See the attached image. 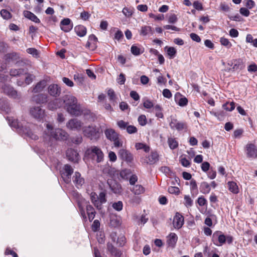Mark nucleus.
<instances>
[{
    "label": "nucleus",
    "instance_id": "obj_12",
    "mask_svg": "<svg viewBox=\"0 0 257 257\" xmlns=\"http://www.w3.org/2000/svg\"><path fill=\"white\" fill-rule=\"evenodd\" d=\"M117 125L120 130H126V132L128 134H134L138 132V129L135 126L130 125L128 122H126L122 120L118 121Z\"/></svg>",
    "mask_w": 257,
    "mask_h": 257
},
{
    "label": "nucleus",
    "instance_id": "obj_13",
    "mask_svg": "<svg viewBox=\"0 0 257 257\" xmlns=\"http://www.w3.org/2000/svg\"><path fill=\"white\" fill-rule=\"evenodd\" d=\"M20 58L19 54L16 52H12L6 54L4 59L7 62L16 61V64L19 66H23L25 63L23 61H18Z\"/></svg>",
    "mask_w": 257,
    "mask_h": 257
},
{
    "label": "nucleus",
    "instance_id": "obj_4",
    "mask_svg": "<svg viewBox=\"0 0 257 257\" xmlns=\"http://www.w3.org/2000/svg\"><path fill=\"white\" fill-rule=\"evenodd\" d=\"M85 155L97 163L102 162L104 160V154L101 149L97 146H91L85 151Z\"/></svg>",
    "mask_w": 257,
    "mask_h": 257
},
{
    "label": "nucleus",
    "instance_id": "obj_34",
    "mask_svg": "<svg viewBox=\"0 0 257 257\" xmlns=\"http://www.w3.org/2000/svg\"><path fill=\"white\" fill-rule=\"evenodd\" d=\"M148 162L150 165L156 163L159 161V155L156 152H152L148 156Z\"/></svg>",
    "mask_w": 257,
    "mask_h": 257
},
{
    "label": "nucleus",
    "instance_id": "obj_53",
    "mask_svg": "<svg viewBox=\"0 0 257 257\" xmlns=\"http://www.w3.org/2000/svg\"><path fill=\"white\" fill-rule=\"evenodd\" d=\"M112 206L114 209L117 211H120L122 209L123 203L121 201H118L112 204Z\"/></svg>",
    "mask_w": 257,
    "mask_h": 257
},
{
    "label": "nucleus",
    "instance_id": "obj_45",
    "mask_svg": "<svg viewBox=\"0 0 257 257\" xmlns=\"http://www.w3.org/2000/svg\"><path fill=\"white\" fill-rule=\"evenodd\" d=\"M97 42V37L94 35L92 34L90 35L88 38V40L86 44V46L88 47H90L92 44H93L95 46Z\"/></svg>",
    "mask_w": 257,
    "mask_h": 257
},
{
    "label": "nucleus",
    "instance_id": "obj_24",
    "mask_svg": "<svg viewBox=\"0 0 257 257\" xmlns=\"http://www.w3.org/2000/svg\"><path fill=\"white\" fill-rule=\"evenodd\" d=\"M247 155L248 157L255 158L257 157V150L255 146L252 144L246 146Z\"/></svg>",
    "mask_w": 257,
    "mask_h": 257
},
{
    "label": "nucleus",
    "instance_id": "obj_50",
    "mask_svg": "<svg viewBox=\"0 0 257 257\" xmlns=\"http://www.w3.org/2000/svg\"><path fill=\"white\" fill-rule=\"evenodd\" d=\"M180 162L181 165L185 167H188L191 164L190 160L183 156H181L180 157Z\"/></svg>",
    "mask_w": 257,
    "mask_h": 257
},
{
    "label": "nucleus",
    "instance_id": "obj_5",
    "mask_svg": "<svg viewBox=\"0 0 257 257\" xmlns=\"http://www.w3.org/2000/svg\"><path fill=\"white\" fill-rule=\"evenodd\" d=\"M246 59L245 58L233 59L227 63L230 67L228 70L230 72H240L245 68Z\"/></svg>",
    "mask_w": 257,
    "mask_h": 257
},
{
    "label": "nucleus",
    "instance_id": "obj_38",
    "mask_svg": "<svg viewBox=\"0 0 257 257\" xmlns=\"http://www.w3.org/2000/svg\"><path fill=\"white\" fill-rule=\"evenodd\" d=\"M228 189L234 194H237L239 192V189L236 183L234 182H228L227 183Z\"/></svg>",
    "mask_w": 257,
    "mask_h": 257
},
{
    "label": "nucleus",
    "instance_id": "obj_56",
    "mask_svg": "<svg viewBox=\"0 0 257 257\" xmlns=\"http://www.w3.org/2000/svg\"><path fill=\"white\" fill-rule=\"evenodd\" d=\"M220 42L222 45H223L228 48H230L232 46L231 43L225 38L221 37L220 39Z\"/></svg>",
    "mask_w": 257,
    "mask_h": 257
},
{
    "label": "nucleus",
    "instance_id": "obj_33",
    "mask_svg": "<svg viewBox=\"0 0 257 257\" xmlns=\"http://www.w3.org/2000/svg\"><path fill=\"white\" fill-rule=\"evenodd\" d=\"M74 31L77 36L82 37L86 34V28L82 25H78L74 28Z\"/></svg>",
    "mask_w": 257,
    "mask_h": 257
},
{
    "label": "nucleus",
    "instance_id": "obj_49",
    "mask_svg": "<svg viewBox=\"0 0 257 257\" xmlns=\"http://www.w3.org/2000/svg\"><path fill=\"white\" fill-rule=\"evenodd\" d=\"M132 175V172L130 169H124L120 173V177L124 179H128Z\"/></svg>",
    "mask_w": 257,
    "mask_h": 257
},
{
    "label": "nucleus",
    "instance_id": "obj_61",
    "mask_svg": "<svg viewBox=\"0 0 257 257\" xmlns=\"http://www.w3.org/2000/svg\"><path fill=\"white\" fill-rule=\"evenodd\" d=\"M178 20L177 17L176 15L174 14H171L169 16L168 18V22L170 24H174Z\"/></svg>",
    "mask_w": 257,
    "mask_h": 257
},
{
    "label": "nucleus",
    "instance_id": "obj_48",
    "mask_svg": "<svg viewBox=\"0 0 257 257\" xmlns=\"http://www.w3.org/2000/svg\"><path fill=\"white\" fill-rule=\"evenodd\" d=\"M74 79L78 85H81L83 84L84 77L81 74L77 73L74 75Z\"/></svg>",
    "mask_w": 257,
    "mask_h": 257
},
{
    "label": "nucleus",
    "instance_id": "obj_46",
    "mask_svg": "<svg viewBox=\"0 0 257 257\" xmlns=\"http://www.w3.org/2000/svg\"><path fill=\"white\" fill-rule=\"evenodd\" d=\"M154 110L155 111L156 116L158 118H162L164 115L162 112V108L160 105L157 104L154 107Z\"/></svg>",
    "mask_w": 257,
    "mask_h": 257
},
{
    "label": "nucleus",
    "instance_id": "obj_63",
    "mask_svg": "<svg viewBox=\"0 0 257 257\" xmlns=\"http://www.w3.org/2000/svg\"><path fill=\"white\" fill-rule=\"evenodd\" d=\"M197 203L200 206L207 205V200L203 196L199 197L197 199Z\"/></svg>",
    "mask_w": 257,
    "mask_h": 257
},
{
    "label": "nucleus",
    "instance_id": "obj_2",
    "mask_svg": "<svg viewBox=\"0 0 257 257\" xmlns=\"http://www.w3.org/2000/svg\"><path fill=\"white\" fill-rule=\"evenodd\" d=\"M64 108L71 115L79 116L82 113L80 104L78 103L77 98L71 95H65L63 97Z\"/></svg>",
    "mask_w": 257,
    "mask_h": 257
},
{
    "label": "nucleus",
    "instance_id": "obj_9",
    "mask_svg": "<svg viewBox=\"0 0 257 257\" xmlns=\"http://www.w3.org/2000/svg\"><path fill=\"white\" fill-rule=\"evenodd\" d=\"M226 236L221 231H216L212 235V241L216 246H221L226 242Z\"/></svg>",
    "mask_w": 257,
    "mask_h": 257
},
{
    "label": "nucleus",
    "instance_id": "obj_51",
    "mask_svg": "<svg viewBox=\"0 0 257 257\" xmlns=\"http://www.w3.org/2000/svg\"><path fill=\"white\" fill-rule=\"evenodd\" d=\"M131 51L132 53L135 56H138L143 53L141 49L135 45L132 46Z\"/></svg>",
    "mask_w": 257,
    "mask_h": 257
},
{
    "label": "nucleus",
    "instance_id": "obj_15",
    "mask_svg": "<svg viewBox=\"0 0 257 257\" xmlns=\"http://www.w3.org/2000/svg\"><path fill=\"white\" fill-rule=\"evenodd\" d=\"M30 114L36 119L41 120L45 116V111L39 106H34L31 108Z\"/></svg>",
    "mask_w": 257,
    "mask_h": 257
},
{
    "label": "nucleus",
    "instance_id": "obj_62",
    "mask_svg": "<svg viewBox=\"0 0 257 257\" xmlns=\"http://www.w3.org/2000/svg\"><path fill=\"white\" fill-rule=\"evenodd\" d=\"M245 6L248 9L253 8L255 4V2L252 0H245Z\"/></svg>",
    "mask_w": 257,
    "mask_h": 257
},
{
    "label": "nucleus",
    "instance_id": "obj_58",
    "mask_svg": "<svg viewBox=\"0 0 257 257\" xmlns=\"http://www.w3.org/2000/svg\"><path fill=\"white\" fill-rule=\"evenodd\" d=\"M168 191L170 194L179 195L180 193V189L178 187L170 186L168 187Z\"/></svg>",
    "mask_w": 257,
    "mask_h": 257
},
{
    "label": "nucleus",
    "instance_id": "obj_44",
    "mask_svg": "<svg viewBox=\"0 0 257 257\" xmlns=\"http://www.w3.org/2000/svg\"><path fill=\"white\" fill-rule=\"evenodd\" d=\"M135 147L137 150H144L146 153L149 152L150 150V148L149 146L142 143H136Z\"/></svg>",
    "mask_w": 257,
    "mask_h": 257
},
{
    "label": "nucleus",
    "instance_id": "obj_39",
    "mask_svg": "<svg viewBox=\"0 0 257 257\" xmlns=\"http://www.w3.org/2000/svg\"><path fill=\"white\" fill-rule=\"evenodd\" d=\"M191 192L193 196H196L198 193V187L195 180H192L190 182Z\"/></svg>",
    "mask_w": 257,
    "mask_h": 257
},
{
    "label": "nucleus",
    "instance_id": "obj_31",
    "mask_svg": "<svg viewBox=\"0 0 257 257\" xmlns=\"http://www.w3.org/2000/svg\"><path fill=\"white\" fill-rule=\"evenodd\" d=\"M24 16L27 19L34 22L36 23H40V20L33 13L28 11H25L23 13Z\"/></svg>",
    "mask_w": 257,
    "mask_h": 257
},
{
    "label": "nucleus",
    "instance_id": "obj_11",
    "mask_svg": "<svg viewBox=\"0 0 257 257\" xmlns=\"http://www.w3.org/2000/svg\"><path fill=\"white\" fill-rule=\"evenodd\" d=\"M4 93L14 99H20L21 95L9 85L4 84L1 87Z\"/></svg>",
    "mask_w": 257,
    "mask_h": 257
},
{
    "label": "nucleus",
    "instance_id": "obj_43",
    "mask_svg": "<svg viewBox=\"0 0 257 257\" xmlns=\"http://www.w3.org/2000/svg\"><path fill=\"white\" fill-rule=\"evenodd\" d=\"M222 107L226 111H231L235 108V103L233 101L226 102L222 105Z\"/></svg>",
    "mask_w": 257,
    "mask_h": 257
},
{
    "label": "nucleus",
    "instance_id": "obj_42",
    "mask_svg": "<svg viewBox=\"0 0 257 257\" xmlns=\"http://www.w3.org/2000/svg\"><path fill=\"white\" fill-rule=\"evenodd\" d=\"M107 95L109 96V100L113 103V105H115V104L117 103V98L113 89H109L107 91Z\"/></svg>",
    "mask_w": 257,
    "mask_h": 257
},
{
    "label": "nucleus",
    "instance_id": "obj_32",
    "mask_svg": "<svg viewBox=\"0 0 257 257\" xmlns=\"http://www.w3.org/2000/svg\"><path fill=\"white\" fill-rule=\"evenodd\" d=\"M111 191L115 194H119L122 191L121 186L116 182H113L109 184Z\"/></svg>",
    "mask_w": 257,
    "mask_h": 257
},
{
    "label": "nucleus",
    "instance_id": "obj_29",
    "mask_svg": "<svg viewBox=\"0 0 257 257\" xmlns=\"http://www.w3.org/2000/svg\"><path fill=\"white\" fill-rule=\"evenodd\" d=\"M178 240V236L175 233H171L167 237V244L172 248H174Z\"/></svg>",
    "mask_w": 257,
    "mask_h": 257
},
{
    "label": "nucleus",
    "instance_id": "obj_16",
    "mask_svg": "<svg viewBox=\"0 0 257 257\" xmlns=\"http://www.w3.org/2000/svg\"><path fill=\"white\" fill-rule=\"evenodd\" d=\"M83 123L77 118L71 119L67 123V127L71 130H80Z\"/></svg>",
    "mask_w": 257,
    "mask_h": 257
},
{
    "label": "nucleus",
    "instance_id": "obj_22",
    "mask_svg": "<svg viewBox=\"0 0 257 257\" xmlns=\"http://www.w3.org/2000/svg\"><path fill=\"white\" fill-rule=\"evenodd\" d=\"M107 249L111 255L114 257H120L122 255L121 250L115 247L111 243H107Z\"/></svg>",
    "mask_w": 257,
    "mask_h": 257
},
{
    "label": "nucleus",
    "instance_id": "obj_3",
    "mask_svg": "<svg viewBox=\"0 0 257 257\" xmlns=\"http://www.w3.org/2000/svg\"><path fill=\"white\" fill-rule=\"evenodd\" d=\"M46 130L44 133L46 136L50 139L53 138L56 140H66L68 138L69 135L64 130L57 128L54 129L52 124L46 123Z\"/></svg>",
    "mask_w": 257,
    "mask_h": 257
},
{
    "label": "nucleus",
    "instance_id": "obj_47",
    "mask_svg": "<svg viewBox=\"0 0 257 257\" xmlns=\"http://www.w3.org/2000/svg\"><path fill=\"white\" fill-rule=\"evenodd\" d=\"M184 204L186 207L188 208L192 206L193 201L189 195H184Z\"/></svg>",
    "mask_w": 257,
    "mask_h": 257
},
{
    "label": "nucleus",
    "instance_id": "obj_30",
    "mask_svg": "<svg viewBox=\"0 0 257 257\" xmlns=\"http://www.w3.org/2000/svg\"><path fill=\"white\" fill-rule=\"evenodd\" d=\"M175 99L176 102L181 106H184L188 103V99L185 97L181 95L179 93L175 95Z\"/></svg>",
    "mask_w": 257,
    "mask_h": 257
},
{
    "label": "nucleus",
    "instance_id": "obj_35",
    "mask_svg": "<svg viewBox=\"0 0 257 257\" xmlns=\"http://www.w3.org/2000/svg\"><path fill=\"white\" fill-rule=\"evenodd\" d=\"M46 85V82L45 80L40 81L33 88L32 92L37 93L42 91Z\"/></svg>",
    "mask_w": 257,
    "mask_h": 257
},
{
    "label": "nucleus",
    "instance_id": "obj_1",
    "mask_svg": "<svg viewBox=\"0 0 257 257\" xmlns=\"http://www.w3.org/2000/svg\"><path fill=\"white\" fill-rule=\"evenodd\" d=\"M7 120L11 127L16 129L19 134L27 136L32 140L38 139V136L34 134L31 130L32 124L28 122H20L17 119L10 117H8Z\"/></svg>",
    "mask_w": 257,
    "mask_h": 257
},
{
    "label": "nucleus",
    "instance_id": "obj_26",
    "mask_svg": "<svg viewBox=\"0 0 257 257\" xmlns=\"http://www.w3.org/2000/svg\"><path fill=\"white\" fill-rule=\"evenodd\" d=\"M104 134L106 138L111 142L114 141V139H116V137L119 136L115 130L112 128L106 129L104 131Z\"/></svg>",
    "mask_w": 257,
    "mask_h": 257
},
{
    "label": "nucleus",
    "instance_id": "obj_10",
    "mask_svg": "<svg viewBox=\"0 0 257 257\" xmlns=\"http://www.w3.org/2000/svg\"><path fill=\"white\" fill-rule=\"evenodd\" d=\"M169 125L171 129L177 130L178 132L186 131L187 129V125L185 121H180L175 118H171Z\"/></svg>",
    "mask_w": 257,
    "mask_h": 257
},
{
    "label": "nucleus",
    "instance_id": "obj_25",
    "mask_svg": "<svg viewBox=\"0 0 257 257\" xmlns=\"http://www.w3.org/2000/svg\"><path fill=\"white\" fill-rule=\"evenodd\" d=\"M47 98L46 94H38L33 96L32 100L38 104H42L47 101Z\"/></svg>",
    "mask_w": 257,
    "mask_h": 257
},
{
    "label": "nucleus",
    "instance_id": "obj_57",
    "mask_svg": "<svg viewBox=\"0 0 257 257\" xmlns=\"http://www.w3.org/2000/svg\"><path fill=\"white\" fill-rule=\"evenodd\" d=\"M1 16L6 20L10 19L12 17L11 14L7 10L3 9L1 11Z\"/></svg>",
    "mask_w": 257,
    "mask_h": 257
},
{
    "label": "nucleus",
    "instance_id": "obj_64",
    "mask_svg": "<svg viewBox=\"0 0 257 257\" xmlns=\"http://www.w3.org/2000/svg\"><path fill=\"white\" fill-rule=\"evenodd\" d=\"M219 8L220 11L225 12L229 11L230 10L229 6L225 3H221L220 4Z\"/></svg>",
    "mask_w": 257,
    "mask_h": 257
},
{
    "label": "nucleus",
    "instance_id": "obj_17",
    "mask_svg": "<svg viewBox=\"0 0 257 257\" xmlns=\"http://www.w3.org/2000/svg\"><path fill=\"white\" fill-rule=\"evenodd\" d=\"M184 217L180 213L177 212L174 217L173 225L175 228L179 229L184 224Z\"/></svg>",
    "mask_w": 257,
    "mask_h": 257
},
{
    "label": "nucleus",
    "instance_id": "obj_36",
    "mask_svg": "<svg viewBox=\"0 0 257 257\" xmlns=\"http://www.w3.org/2000/svg\"><path fill=\"white\" fill-rule=\"evenodd\" d=\"M131 190L135 195H140L145 192V188L141 185L138 184L134 185Z\"/></svg>",
    "mask_w": 257,
    "mask_h": 257
},
{
    "label": "nucleus",
    "instance_id": "obj_59",
    "mask_svg": "<svg viewBox=\"0 0 257 257\" xmlns=\"http://www.w3.org/2000/svg\"><path fill=\"white\" fill-rule=\"evenodd\" d=\"M139 123L142 125L144 126L147 124V120L145 115L142 114L140 115L138 119Z\"/></svg>",
    "mask_w": 257,
    "mask_h": 257
},
{
    "label": "nucleus",
    "instance_id": "obj_7",
    "mask_svg": "<svg viewBox=\"0 0 257 257\" xmlns=\"http://www.w3.org/2000/svg\"><path fill=\"white\" fill-rule=\"evenodd\" d=\"M90 197L92 203L98 210L101 209L102 204L106 202V194L104 192H100L99 196L95 192H91Z\"/></svg>",
    "mask_w": 257,
    "mask_h": 257
},
{
    "label": "nucleus",
    "instance_id": "obj_6",
    "mask_svg": "<svg viewBox=\"0 0 257 257\" xmlns=\"http://www.w3.org/2000/svg\"><path fill=\"white\" fill-rule=\"evenodd\" d=\"M83 132L85 136L94 141H97L100 138L101 134L100 128L95 126L89 125L85 127Z\"/></svg>",
    "mask_w": 257,
    "mask_h": 257
},
{
    "label": "nucleus",
    "instance_id": "obj_54",
    "mask_svg": "<svg viewBox=\"0 0 257 257\" xmlns=\"http://www.w3.org/2000/svg\"><path fill=\"white\" fill-rule=\"evenodd\" d=\"M26 51L28 53L32 55L33 57L35 58L39 57V53L38 50L34 48H29L26 50Z\"/></svg>",
    "mask_w": 257,
    "mask_h": 257
},
{
    "label": "nucleus",
    "instance_id": "obj_52",
    "mask_svg": "<svg viewBox=\"0 0 257 257\" xmlns=\"http://www.w3.org/2000/svg\"><path fill=\"white\" fill-rule=\"evenodd\" d=\"M210 113L216 117L219 120H222L225 116L224 112L223 111H211Z\"/></svg>",
    "mask_w": 257,
    "mask_h": 257
},
{
    "label": "nucleus",
    "instance_id": "obj_37",
    "mask_svg": "<svg viewBox=\"0 0 257 257\" xmlns=\"http://www.w3.org/2000/svg\"><path fill=\"white\" fill-rule=\"evenodd\" d=\"M211 190L209 184L206 182H203L201 183L200 186V192L203 194H208L210 192Z\"/></svg>",
    "mask_w": 257,
    "mask_h": 257
},
{
    "label": "nucleus",
    "instance_id": "obj_18",
    "mask_svg": "<svg viewBox=\"0 0 257 257\" xmlns=\"http://www.w3.org/2000/svg\"><path fill=\"white\" fill-rule=\"evenodd\" d=\"M48 91L51 96L57 97L60 95L61 89L58 85L52 84L49 86Z\"/></svg>",
    "mask_w": 257,
    "mask_h": 257
},
{
    "label": "nucleus",
    "instance_id": "obj_21",
    "mask_svg": "<svg viewBox=\"0 0 257 257\" xmlns=\"http://www.w3.org/2000/svg\"><path fill=\"white\" fill-rule=\"evenodd\" d=\"M61 29L65 32H68L73 28V24L71 23V20L69 18H65L60 22Z\"/></svg>",
    "mask_w": 257,
    "mask_h": 257
},
{
    "label": "nucleus",
    "instance_id": "obj_8",
    "mask_svg": "<svg viewBox=\"0 0 257 257\" xmlns=\"http://www.w3.org/2000/svg\"><path fill=\"white\" fill-rule=\"evenodd\" d=\"M61 175L64 181L68 184L71 182V177L73 173V169L68 164H66L60 171Z\"/></svg>",
    "mask_w": 257,
    "mask_h": 257
},
{
    "label": "nucleus",
    "instance_id": "obj_27",
    "mask_svg": "<svg viewBox=\"0 0 257 257\" xmlns=\"http://www.w3.org/2000/svg\"><path fill=\"white\" fill-rule=\"evenodd\" d=\"M27 73V69H11L10 71V75L12 77H19Z\"/></svg>",
    "mask_w": 257,
    "mask_h": 257
},
{
    "label": "nucleus",
    "instance_id": "obj_40",
    "mask_svg": "<svg viewBox=\"0 0 257 257\" xmlns=\"http://www.w3.org/2000/svg\"><path fill=\"white\" fill-rule=\"evenodd\" d=\"M165 49L167 50V53L169 59H173L175 57L177 51L175 48L166 46Z\"/></svg>",
    "mask_w": 257,
    "mask_h": 257
},
{
    "label": "nucleus",
    "instance_id": "obj_14",
    "mask_svg": "<svg viewBox=\"0 0 257 257\" xmlns=\"http://www.w3.org/2000/svg\"><path fill=\"white\" fill-rule=\"evenodd\" d=\"M118 156L122 160L125 161L127 163H131L134 160L133 155L128 151L121 149L118 152Z\"/></svg>",
    "mask_w": 257,
    "mask_h": 257
},
{
    "label": "nucleus",
    "instance_id": "obj_41",
    "mask_svg": "<svg viewBox=\"0 0 257 257\" xmlns=\"http://www.w3.org/2000/svg\"><path fill=\"white\" fill-rule=\"evenodd\" d=\"M168 144L171 150H174L178 147V142L174 138H169L168 139Z\"/></svg>",
    "mask_w": 257,
    "mask_h": 257
},
{
    "label": "nucleus",
    "instance_id": "obj_23",
    "mask_svg": "<svg viewBox=\"0 0 257 257\" xmlns=\"http://www.w3.org/2000/svg\"><path fill=\"white\" fill-rule=\"evenodd\" d=\"M73 182L76 187L79 188L84 183V179L81 177V175L78 172H76L73 177Z\"/></svg>",
    "mask_w": 257,
    "mask_h": 257
},
{
    "label": "nucleus",
    "instance_id": "obj_28",
    "mask_svg": "<svg viewBox=\"0 0 257 257\" xmlns=\"http://www.w3.org/2000/svg\"><path fill=\"white\" fill-rule=\"evenodd\" d=\"M153 34V30L151 26H143L141 28L140 35L143 37L149 36Z\"/></svg>",
    "mask_w": 257,
    "mask_h": 257
},
{
    "label": "nucleus",
    "instance_id": "obj_60",
    "mask_svg": "<svg viewBox=\"0 0 257 257\" xmlns=\"http://www.w3.org/2000/svg\"><path fill=\"white\" fill-rule=\"evenodd\" d=\"M126 238L124 236L121 235L117 237V244L119 246H123L125 243Z\"/></svg>",
    "mask_w": 257,
    "mask_h": 257
},
{
    "label": "nucleus",
    "instance_id": "obj_55",
    "mask_svg": "<svg viewBox=\"0 0 257 257\" xmlns=\"http://www.w3.org/2000/svg\"><path fill=\"white\" fill-rule=\"evenodd\" d=\"M26 75H27V76L25 79V83L27 85H29L33 82V80L35 78V76L33 74L28 73V72Z\"/></svg>",
    "mask_w": 257,
    "mask_h": 257
},
{
    "label": "nucleus",
    "instance_id": "obj_20",
    "mask_svg": "<svg viewBox=\"0 0 257 257\" xmlns=\"http://www.w3.org/2000/svg\"><path fill=\"white\" fill-rule=\"evenodd\" d=\"M63 104V99L56 98L48 103V107L50 110H54L60 108Z\"/></svg>",
    "mask_w": 257,
    "mask_h": 257
},
{
    "label": "nucleus",
    "instance_id": "obj_19",
    "mask_svg": "<svg viewBox=\"0 0 257 257\" xmlns=\"http://www.w3.org/2000/svg\"><path fill=\"white\" fill-rule=\"evenodd\" d=\"M66 157L68 159L73 162H77L79 160V154L77 151L73 149H68L66 151Z\"/></svg>",
    "mask_w": 257,
    "mask_h": 257
}]
</instances>
